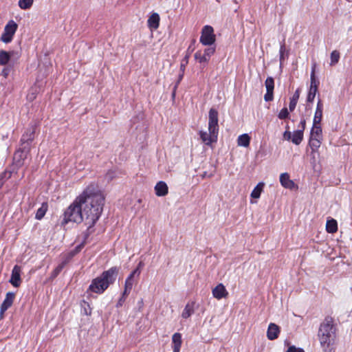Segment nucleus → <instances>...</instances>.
<instances>
[{"label": "nucleus", "mask_w": 352, "mask_h": 352, "mask_svg": "<svg viewBox=\"0 0 352 352\" xmlns=\"http://www.w3.org/2000/svg\"><path fill=\"white\" fill-rule=\"evenodd\" d=\"M83 213L82 206L78 197L65 211L62 224H66L68 222L79 223L83 221L85 223V215Z\"/></svg>", "instance_id": "obj_4"}, {"label": "nucleus", "mask_w": 352, "mask_h": 352, "mask_svg": "<svg viewBox=\"0 0 352 352\" xmlns=\"http://www.w3.org/2000/svg\"><path fill=\"white\" fill-rule=\"evenodd\" d=\"M279 333H280L279 327L274 323H270L269 324L267 331V338L270 340H274L278 337Z\"/></svg>", "instance_id": "obj_15"}, {"label": "nucleus", "mask_w": 352, "mask_h": 352, "mask_svg": "<svg viewBox=\"0 0 352 352\" xmlns=\"http://www.w3.org/2000/svg\"><path fill=\"white\" fill-rule=\"evenodd\" d=\"M265 184L263 182H259L251 192V197L254 199H258L261 196V192L263 190Z\"/></svg>", "instance_id": "obj_24"}, {"label": "nucleus", "mask_w": 352, "mask_h": 352, "mask_svg": "<svg viewBox=\"0 0 352 352\" xmlns=\"http://www.w3.org/2000/svg\"><path fill=\"white\" fill-rule=\"evenodd\" d=\"M182 77H183V74L179 76V81L182 78Z\"/></svg>", "instance_id": "obj_58"}, {"label": "nucleus", "mask_w": 352, "mask_h": 352, "mask_svg": "<svg viewBox=\"0 0 352 352\" xmlns=\"http://www.w3.org/2000/svg\"><path fill=\"white\" fill-rule=\"evenodd\" d=\"M85 244H84V243H80L79 245H78L74 250L73 251L74 252V254H77L78 253H79L81 250L83 248V247L85 246Z\"/></svg>", "instance_id": "obj_50"}, {"label": "nucleus", "mask_w": 352, "mask_h": 352, "mask_svg": "<svg viewBox=\"0 0 352 352\" xmlns=\"http://www.w3.org/2000/svg\"><path fill=\"white\" fill-rule=\"evenodd\" d=\"M212 295L215 298L219 300L226 298L228 295V293L224 285L220 283L212 289Z\"/></svg>", "instance_id": "obj_16"}, {"label": "nucleus", "mask_w": 352, "mask_h": 352, "mask_svg": "<svg viewBox=\"0 0 352 352\" xmlns=\"http://www.w3.org/2000/svg\"><path fill=\"white\" fill-rule=\"evenodd\" d=\"M15 298V294L14 292H8L6 295V298L4 299L3 303L1 304L2 310H7L9 307H10L13 303L14 299Z\"/></svg>", "instance_id": "obj_21"}, {"label": "nucleus", "mask_w": 352, "mask_h": 352, "mask_svg": "<svg viewBox=\"0 0 352 352\" xmlns=\"http://www.w3.org/2000/svg\"><path fill=\"white\" fill-rule=\"evenodd\" d=\"M326 230L328 233H335L338 230V223L337 221L333 219L327 220L326 223Z\"/></svg>", "instance_id": "obj_25"}, {"label": "nucleus", "mask_w": 352, "mask_h": 352, "mask_svg": "<svg viewBox=\"0 0 352 352\" xmlns=\"http://www.w3.org/2000/svg\"><path fill=\"white\" fill-rule=\"evenodd\" d=\"M315 67H316V65L314 64L312 67V69H311V76H310V80H311V85H310V87H317L318 89V85H319V81L316 79V75H315Z\"/></svg>", "instance_id": "obj_34"}, {"label": "nucleus", "mask_w": 352, "mask_h": 352, "mask_svg": "<svg viewBox=\"0 0 352 352\" xmlns=\"http://www.w3.org/2000/svg\"><path fill=\"white\" fill-rule=\"evenodd\" d=\"M10 70L11 69L8 67H4L1 71V75L3 77L7 78L10 72Z\"/></svg>", "instance_id": "obj_49"}, {"label": "nucleus", "mask_w": 352, "mask_h": 352, "mask_svg": "<svg viewBox=\"0 0 352 352\" xmlns=\"http://www.w3.org/2000/svg\"><path fill=\"white\" fill-rule=\"evenodd\" d=\"M10 60L8 52L0 50V65H6Z\"/></svg>", "instance_id": "obj_33"}, {"label": "nucleus", "mask_w": 352, "mask_h": 352, "mask_svg": "<svg viewBox=\"0 0 352 352\" xmlns=\"http://www.w3.org/2000/svg\"><path fill=\"white\" fill-rule=\"evenodd\" d=\"M116 177V171L115 170H109L104 175V179L107 182H110L113 178Z\"/></svg>", "instance_id": "obj_39"}, {"label": "nucleus", "mask_w": 352, "mask_h": 352, "mask_svg": "<svg viewBox=\"0 0 352 352\" xmlns=\"http://www.w3.org/2000/svg\"><path fill=\"white\" fill-rule=\"evenodd\" d=\"M67 263V261H63L60 264H59L53 271L52 276V277H56L59 273L63 270L64 267Z\"/></svg>", "instance_id": "obj_38"}, {"label": "nucleus", "mask_w": 352, "mask_h": 352, "mask_svg": "<svg viewBox=\"0 0 352 352\" xmlns=\"http://www.w3.org/2000/svg\"><path fill=\"white\" fill-rule=\"evenodd\" d=\"M286 352H305V351L301 348H297L293 345L289 346Z\"/></svg>", "instance_id": "obj_46"}, {"label": "nucleus", "mask_w": 352, "mask_h": 352, "mask_svg": "<svg viewBox=\"0 0 352 352\" xmlns=\"http://www.w3.org/2000/svg\"><path fill=\"white\" fill-rule=\"evenodd\" d=\"M283 138L287 141L292 140V133L286 130L283 133Z\"/></svg>", "instance_id": "obj_51"}, {"label": "nucleus", "mask_w": 352, "mask_h": 352, "mask_svg": "<svg viewBox=\"0 0 352 352\" xmlns=\"http://www.w3.org/2000/svg\"><path fill=\"white\" fill-rule=\"evenodd\" d=\"M288 129H289V126H288V125H287V126H286V130H288Z\"/></svg>", "instance_id": "obj_59"}, {"label": "nucleus", "mask_w": 352, "mask_h": 352, "mask_svg": "<svg viewBox=\"0 0 352 352\" xmlns=\"http://www.w3.org/2000/svg\"><path fill=\"white\" fill-rule=\"evenodd\" d=\"M75 255H76V254H74V252L73 251V250L72 251H70L67 255V257L65 258V261H67V263L69 262V261L70 259H72Z\"/></svg>", "instance_id": "obj_52"}, {"label": "nucleus", "mask_w": 352, "mask_h": 352, "mask_svg": "<svg viewBox=\"0 0 352 352\" xmlns=\"http://www.w3.org/2000/svg\"><path fill=\"white\" fill-rule=\"evenodd\" d=\"M303 139L302 130H296L292 135V142L296 145L301 143Z\"/></svg>", "instance_id": "obj_27"}, {"label": "nucleus", "mask_w": 352, "mask_h": 352, "mask_svg": "<svg viewBox=\"0 0 352 352\" xmlns=\"http://www.w3.org/2000/svg\"><path fill=\"white\" fill-rule=\"evenodd\" d=\"M318 92L317 87H309V90L307 94V100L308 102H312L316 97V93Z\"/></svg>", "instance_id": "obj_35"}, {"label": "nucleus", "mask_w": 352, "mask_h": 352, "mask_svg": "<svg viewBox=\"0 0 352 352\" xmlns=\"http://www.w3.org/2000/svg\"><path fill=\"white\" fill-rule=\"evenodd\" d=\"M194 313L193 304H187L182 312V316L184 318H189Z\"/></svg>", "instance_id": "obj_32"}, {"label": "nucleus", "mask_w": 352, "mask_h": 352, "mask_svg": "<svg viewBox=\"0 0 352 352\" xmlns=\"http://www.w3.org/2000/svg\"><path fill=\"white\" fill-rule=\"evenodd\" d=\"M129 294H124V292L122 293V296L120 298V299L118 300V302L117 303V307H121L124 302L126 300V297L128 296Z\"/></svg>", "instance_id": "obj_47"}, {"label": "nucleus", "mask_w": 352, "mask_h": 352, "mask_svg": "<svg viewBox=\"0 0 352 352\" xmlns=\"http://www.w3.org/2000/svg\"><path fill=\"white\" fill-rule=\"evenodd\" d=\"M143 266H144V263H143V262H142V261H140V262L138 263V265L137 267H136L135 270H139V271H140V273H141V268H142Z\"/></svg>", "instance_id": "obj_54"}, {"label": "nucleus", "mask_w": 352, "mask_h": 352, "mask_svg": "<svg viewBox=\"0 0 352 352\" xmlns=\"http://www.w3.org/2000/svg\"><path fill=\"white\" fill-rule=\"evenodd\" d=\"M189 58H190V54H186V55L185 56V57L183 58V60L182 61V63L180 65V69L182 71V72H184L185 70V67H186V65L188 63Z\"/></svg>", "instance_id": "obj_41"}, {"label": "nucleus", "mask_w": 352, "mask_h": 352, "mask_svg": "<svg viewBox=\"0 0 352 352\" xmlns=\"http://www.w3.org/2000/svg\"><path fill=\"white\" fill-rule=\"evenodd\" d=\"M331 65L337 64L340 59V52L338 50H333L331 54Z\"/></svg>", "instance_id": "obj_36"}, {"label": "nucleus", "mask_w": 352, "mask_h": 352, "mask_svg": "<svg viewBox=\"0 0 352 352\" xmlns=\"http://www.w3.org/2000/svg\"><path fill=\"white\" fill-rule=\"evenodd\" d=\"M280 182L281 185L286 188L293 189L295 186L294 182L290 179L289 175L287 173L280 174Z\"/></svg>", "instance_id": "obj_19"}, {"label": "nucleus", "mask_w": 352, "mask_h": 352, "mask_svg": "<svg viewBox=\"0 0 352 352\" xmlns=\"http://www.w3.org/2000/svg\"><path fill=\"white\" fill-rule=\"evenodd\" d=\"M289 111L286 107L282 109L279 112L278 117L279 119L284 120L289 117Z\"/></svg>", "instance_id": "obj_40"}, {"label": "nucleus", "mask_w": 352, "mask_h": 352, "mask_svg": "<svg viewBox=\"0 0 352 352\" xmlns=\"http://www.w3.org/2000/svg\"><path fill=\"white\" fill-rule=\"evenodd\" d=\"M215 52V47H210L205 49L204 54L201 51H197L195 54V58L200 63H206L209 61L210 58Z\"/></svg>", "instance_id": "obj_10"}, {"label": "nucleus", "mask_w": 352, "mask_h": 352, "mask_svg": "<svg viewBox=\"0 0 352 352\" xmlns=\"http://www.w3.org/2000/svg\"><path fill=\"white\" fill-rule=\"evenodd\" d=\"M17 28L18 25L13 20L9 21L4 28L1 40L5 43L11 42Z\"/></svg>", "instance_id": "obj_6"}, {"label": "nucleus", "mask_w": 352, "mask_h": 352, "mask_svg": "<svg viewBox=\"0 0 352 352\" xmlns=\"http://www.w3.org/2000/svg\"><path fill=\"white\" fill-rule=\"evenodd\" d=\"M6 310H2V306H1V309H0V318H3V314L5 313Z\"/></svg>", "instance_id": "obj_55"}, {"label": "nucleus", "mask_w": 352, "mask_h": 352, "mask_svg": "<svg viewBox=\"0 0 352 352\" xmlns=\"http://www.w3.org/2000/svg\"><path fill=\"white\" fill-rule=\"evenodd\" d=\"M140 276L139 270H134L126 278L124 283V294H129L131 292L134 283L138 281V278Z\"/></svg>", "instance_id": "obj_8"}, {"label": "nucleus", "mask_w": 352, "mask_h": 352, "mask_svg": "<svg viewBox=\"0 0 352 352\" xmlns=\"http://www.w3.org/2000/svg\"><path fill=\"white\" fill-rule=\"evenodd\" d=\"M250 140L251 138L248 134H242L237 138V144L240 146L248 147L250 143Z\"/></svg>", "instance_id": "obj_23"}, {"label": "nucleus", "mask_w": 352, "mask_h": 352, "mask_svg": "<svg viewBox=\"0 0 352 352\" xmlns=\"http://www.w3.org/2000/svg\"><path fill=\"white\" fill-rule=\"evenodd\" d=\"M84 305L87 307H84L85 314H86L87 316L91 315V309L90 308L89 305L88 303H87L86 302H84Z\"/></svg>", "instance_id": "obj_48"}, {"label": "nucleus", "mask_w": 352, "mask_h": 352, "mask_svg": "<svg viewBox=\"0 0 352 352\" xmlns=\"http://www.w3.org/2000/svg\"><path fill=\"white\" fill-rule=\"evenodd\" d=\"M320 138H312L310 137L309 144L312 150V152H315L320 146Z\"/></svg>", "instance_id": "obj_31"}, {"label": "nucleus", "mask_w": 352, "mask_h": 352, "mask_svg": "<svg viewBox=\"0 0 352 352\" xmlns=\"http://www.w3.org/2000/svg\"><path fill=\"white\" fill-rule=\"evenodd\" d=\"M21 267L17 265H14L12 270L10 283L15 287H19L21 283Z\"/></svg>", "instance_id": "obj_14"}, {"label": "nucleus", "mask_w": 352, "mask_h": 352, "mask_svg": "<svg viewBox=\"0 0 352 352\" xmlns=\"http://www.w3.org/2000/svg\"><path fill=\"white\" fill-rule=\"evenodd\" d=\"M29 153H25V151L17 148L13 156V163L14 165L19 168L24 165L25 160L28 158Z\"/></svg>", "instance_id": "obj_12"}, {"label": "nucleus", "mask_w": 352, "mask_h": 352, "mask_svg": "<svg viewBox=\"0 0 352 352\" xmlns=\"http://www.w3.org/2000/svg\"><path fill=\"white\" fill-rule=\"evenodd\" d=\"M48 208V205L46 202H43L41 206L37 210L35 215V218L38 220H41L45 216Z\"/></svg>", "instance_id": "obj_28"}, {"label": "nucleus", "mask_w": 352, "mask_h": 352, "mask_svg": "<svg viewBox=\"0 0 352 352\" xmlns=\"http://www.w3.org/2000/svg\"><path fill=\"white\" fill-rule=\"evenodd\" d=\"M119 268L112 267L104 271L100 276L92 280L88 291L98 294H102L110 285L114 283L118 275Z\"/></svg>", "instance_id": "obj_2"}, {"label": "nucleus", "mask_w": 352, "mask_h": 352, "mask_svg": "<svg viewBox=\"0 0 352 352\" xmlns=\"http://www.w3.org/2000/svg\"><path fill=\"white\" fill-rule=\"evenodd\" d=\"M36 97V90H34L33 89L30 90L27 96V98L30 101H33Z\"/></svg>", "instance_id": "obj_44"}, {"label": "nucleus", "mask_w": 352, "mask_h": 352, "mask_svg": "<svg viewBox=\"0 0 352 352\" xmlns=\"http://www.w3.org/2000/svg\"><path fill=\"white\" fill-rule=\"evenodd\" d=\"M321 135L322 128L320 124H314V122H313V126L311 130L310 137L320 138Z\"/></svg>", "instance_id": "obj_29"}, {"label": "nucleus", "mask_w": 352, "mask_h": 352, "mask_svg": "<svg viewBox=\"0 0 352 352\" xmlns=\"http://www.w3.org/2000/svg\"><path fill=\"white\" fill-rule=\"evenodd\" d=\"M11 176H12L11 171L5 170L1 174L0 179H3V182H5L6 180L10 179L11 177Z\"/></svg>", "instance_id": "obj_42"}, {"label": "nucleus", "mask_w": 352, "mask_h": 352, "mask_svg": "<svg viewBox=\"0 0 352 352\" xmlns=\"http://www.w3.org/2000/svg\"><path fill=\"white\" fill-rule=\"evenodd\" d=\"M155 195L158 197H164L168 194L167 184L162 181L158 182L155 186Z\"/></svg>", "instance_id": "obj_17"}, {"label": "nucleus", "mask_w": 352, "mask_h": 352, "mask_svg": "<svg viewBox=\"0 0 352 352\" xmlns=\"http://www.w3.org/2000/svg\"><path fill=\"white\" fill-rule=\"evenodd\" d=\"M322 112H323V104L320 99L318 100L316 111L314 113V117L313 120V122L314 124H320L322 118Z\"/></svg>", "instance_id": "obj_18"}, {"label": "nucleus", "mask_w": 352, "mask_h": 352, "mask_svg": "<svg viewBox=\"0 0 352 352\" xmlns=\"http://www.w3.org/2000/svg\"><path fill=\"white\" fill-rule=\"evenodd\" d=\"M300 97V89H297L296 91L294 92L292 97L290 98V102L289 104V108L290 111H293L294 109L296 108V106L297 104L298 100Z\"/></svg>", "instance_id": "obj_26"}, {"label": "nucleus", "mask_w": 352, "mask_h": 352, "mask_svg": "<svg viewBox=\"0 0 352 352\" xmlns=\"http://www.w3.org/2000/svg\"><path fill=\"white\" fill-rule=\"evenodd\" d=\"M285 43H283V44L280 45V65H282V63L284 60V56H285Z\"/></svg>", "instance_id": "obj_43"}, {"label": "nucleus", "mask_w": 352, "mask_h": 352, "mask_svg": "<svg viewBox=\"0 0 352 352\" xmlns=\"http://www.w3.org/2000/svg\"><path fill=\"white\" fill-rule=\"evenodd\" d=\"M173 351V352H179L182 346V335L179 333H175L172 337Z\"/></svg>", "instance_id": "obj_20"}, {"label": "nucleus", "mask_w": 352, "mask_h": 352, "mask_svg": "<svg viewBox=\"0 0 352 352\" xmlns=\"http://www.w3.org/2000/svg\"><path fill=\"white\" fill-rule=\"evenodd\" d=\"M34 0H19V6L23 10L30 8L33 4Z\"/></svg>", "instance_id": "obj_37"}, {"label": "nucleus", "mask_w": 352, "mask_h": 352, "mask_svg": "<svg viewBox=\"0 0 352 352\" xmlns=\"http://www.w3.org/2000/svg\"><path fill=\"white\" fill-rule=\"evenodd\" d=\"M208 131L209 133H207L206 131H200L199 135L203 143H204L207 146H211L212 143H215L217 142L219 133L213 131Z\"/></svg>", "instance_id": "obj_11"}, {"label": "nucleus", "mask_w": 352, "mask_h": 352, "mask_svg": "<svg viewBox=\"0 0 352 352\" xmlns=\"http://www.w3.org/2000/svg\"><path fill=\"white\" fill-rule=\"evenodd\" d=\"M305 126H306V120L305 119H302L300 122V126L301 128L300 130H302V132H303L305 129Z\"/></svg>", "instance_id": "obj_53"}, {"label": "nucleus", "mask_w": 352, "mask_h": 352, "mask_svg": "<svg viewBox=\"0 0 352 352\" xmlns=\"http://www.w3.org/2000/svg\"><path fill=\"white\" fill-rule=\"evenodd\" d=\"M218 111L211 108L208 114V131H213L219 133Z\"/></svg>", "instance_id": "obj_9"}, {"label": "nucleus", "mask_w": 352, "mask_h": 352, "mask_svg": "<svg viewBox=\"0 0 352 352\" xmlns=\"http://www.w3.org/2000/svg\"><path fill=\"white\" fill-rule=\"evenodd\" d=\"M8 54H9L10 60L12 58L17 59L20 56L19 52L17 51H14V50L9 51V52H8Z\"/></svg>", "instance_id": "obj_45"}, {"label": "nucleus", "mask_w": 352, "mask_h": 352, "mask_svg": "<svg viewBox=\"0 0 352 352\" xmlns=\"http://www.w3.org/2000/svg\"><path fill=\"white\" fill-rule=\"evenodd\" d=\"M78 197L85 215V223L95 225L103 210L104 195L96 186L91 184Z\"/></svg>", "instance_id": "obj_1"}, {"label": "nucleus", "mask_w": 352, "mask_h": 352, "mask_svg": "<svg viewBox=\"0 0 352 352\" xmlns=\"http://www.w3.org/2000/svg\"><path fill=\"white\" fill-rule=\"evenodd\" d=\"M215 40L213 28L210 25H205L201 30L200 42L204 45H211L215 42Z\"/></svg>", "instance_id": "obj_7"}, {"label": "nucleus", "mask_w": 352, "mask_h": 352, "mask_svg": "<svg viewBox=\"0 0 352 352\" xmlns=\"http://www.w3.org/2000/svg\"><path fill=\"white\" fill-rule=\"evenodd\" d=\"M5 182H3V179H0V188L3 186Z\"/></svg>", "instance_id": "obj_56"}, {"label": "nucleus", "mask_w": 352, "mask_h": 352, "mask_svg": "<svg viewBox=\"0 0 352 352\" xmlns=\"http://www.w3.org/2000/svg\"><path fill=\"white\" fill-rule=\"evenodd\" d=\"M36 126L34 125L28 127L21 135L18 148L30 154L32 142L35 137Z\"/></svg>", "instance_id": "obj_5"}, {"label": "nucleus", "mask_w": 352, "mask_h": 352, "mask_svg": "<svg viewBox=\"0 0 352 352\" xmlns=\"http://www.w3.org/2000/svg\"><path fill=\"white\" fill-rule=\"evenodd\" d=\"M266 87V94L264 96V100L270 102L273 100V92L274 88V80L272 77H267L265 82Z\"/></svg>", "instance_id": "obj_13"}, {"label": "nucleus", "mask_w": 352, "mask_h": 352, "mask_svg": "<svg viewBox=\"0 0 352 352\" xmlns=\"http://www.w3.org/2000/svg\"><path fill=\"white\" fill-rule=\"evenodd\" d=\"M148 26L151 29H157L160 24V16L157 13H153L148 19Z\"/></svg>", "instance_id": "obj_22"}, {"label": "nucleus", "mask_w": 352, "mask_h": 352, "mask_svg": "<svg viewBox=\"0 0 352 352\" xmlns=\"http://www.w3.org/2000/svg\"><path fill=\"white\" fill-rule=\"evenodd\" d=\"M333 318L327 316L321 323L318 331V338L322 346L328 348L334 343L336 335V328L333 323Z\"/></svg>", "instance_id": "obj_3"}, {"label": "nucleus", "mask_w": 352, "mask_h": 352, "mask_svg": "<svg viewBox=\"0 0 352 352\" xmlns=\"http://www.w3.org/2000/svg\"><path fill=\"white\" fill-rule=\"evenodd\" d=\"M190 51H191V49H190V46L188 47V50H187V54H190Z\"/></svg>", "instance_id": "obj_57"}, {"label": "nucleus", "mask_w": 352, "mask_h": 352, "mask_svg": "<svg viewBox=\"0 0 352 352\" xmlns=\"http://www.w3.org/2000/svg\"><path fill=\"white\" fill-rule=\"evenodd\" d=\"M86 226H87V228L85 232L82 233V241L81 243H84V244H86L87 242V240L90 236L91 234H92L94 231V226L95 225H90V223H85Z\"/></svg>", "instance_id": "obj_30"}]
</instances>
